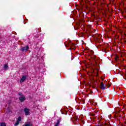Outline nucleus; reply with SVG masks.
I'll return each mask as SVG.
<instances>
[{
	"instance_id": "nucleus-9",
	"label": "nucleus",
	"mask_w": 126,
	"mask_h": 126,
	"mask_svg": "<svg viewBox=\"0 0 126 126\" xmlns=\"http://www.w3.org/2000/svg\"><path fill=\"white\" fill-rule=\"evenodd\" d=\"M7 67H8V65H7V64H5L4 65V69H7Z\"/></svg>"
},
{
	"instance_id": "nucleus-4",
	"label": "nucleus",
	"mask_w": 126,
	"mask_h": 126,
	"mask_svg": "<svg viewBox=\"0 0 126 126\" xmlns=\"http://www.w3.org/2000/svg\"><path fill=\"white\" fill-rule=\"evenodd\" d=\"M26 78H27L26 76H23L20 81V83H22L23 82H24V81L26 80Z\"/></svg>"
},
{
	"instance_id": "nucleus-13",
	"label": "nucleus",
	"mask_w": 126,
	"mask_h": 126,
	"mask_svg": "<svg viewBox=\"0 0 126 126\" xmlns=\"http://www.w3.org/2000/svg\"><path fill=\"white\" fill-rule=\"evenodd\" d=\"M118 59H119V57L117 56L116 58H115V60H118Z\"/></svg>"
},
{
	"instance_id": "nucleus-8",
	"label": "nucleus",
	"mask_w": 126,
	"mask_h": 126,
	"mask_svg": "<svg viewBox=\"0 0 126 126\" xmlns=\"http://www.w3.org/2000/svg\"><path fill=\"white\" fill-rule=\"evenodd\" d=\"M101 34H97L96 35V37L97 39H99L100 38H101Z\"/></svg>"
},
{
	"instance_id": "nucleus-10",
	"label": "nucleus",
	"mask_w": 126,
	"mask_h": 126,
	"mask_svg": "<svg viewBox=\"0 0 126 126\" xmlns=\"http://www.w3.org/2000/svg\"><path fill=\"white\" fill-rule=\"evenodd\" d=\"M59 125H60V121H58L55 126H59Z\"/></svg>"
},
{
	"instance_id": "nucleus-3",
	"label": "nucleus",
	"mask_w": 126,
	"mask_h": 126,
	"mask_svg": "<svg viewBox=\"0 0 126 126\" xmlns=\"http://www.w3.org/2000/svg\"><path fill=\"white\" fill-rule=\"evenodd\" d=\"M21 122V117H19L18 118V119L17 120V122L15 123L14 126H18L19 124H20V122Z\"/></svg>"
},
{
	"instance_id": "nucleus-5",
	"label": "nucleus",
	"mask_w": 126,
	"mask_h": 126,
	"mask_svg": "<svg viewBox=\"0 0 126 126\" xmlns=\"http://www.w3.org/2000/svg\"><path fill=\"white\" fill-rule=\"evenodd\" d=\"M24 111H25L26 116H29V115H30L29 109L27 108H25L24 110Z\"/></svg>"
},
{
	"instance_id": "nucleus-7",
	"label": "nucleus",
	"mask_w": 126,
	"mask_h": 126,
	"mask_svg": "<svg viewBox=\"0 0 126 126\" xmlns=\"http://www.w3.org/2000/svg\"><path fill=\"white\" fill-rule=\"evenodd\" d=\"M100 88L103 90H105V89L106 88L105 86H104V83H103V82H101L100 84Z\"/></svg>"
},
{
	"instance_id": "nucleus-11",
	"label": "nucleus",
	"mask_w": 126,
	"mask_h": 126,
	"mask_svg": "<svg viewBox=\"0 0 126 126\" xmlns=\"http://www.w3.org/2000/svg\"><path fill=\"white\" fill-rule=\"evenodd\" d=\"M1 126H6V125L5 124V123H1Z\"/></svg>"
},
{
	"instance_id": "nucleus-1",
	"label": "nucleus",
	"mask_w": 126,
	"mask_h": 126,
	"mask_svg": "<svg viewBox=\"0 0 126 126\" xmlns=\"http://www.w3.org/2000/svg\"><path fill=\"white\" fill-rule=\"evenodd\" d=\"M19 95L20 96H21L19 97V100H20V102H24V101H25V100H26V98L25 97V96L23 95V94H22L21 93H19Z\"/></svg>"
},
{
	"instance_id": "nucleus-6",
	"label": "nucleus",
	"mask_w": 126,
	"mask_h": 126,
	"mask_svg": "<svg viewBox=\"0 0 126 126\" xmlns=\"http://www.w3.org/2000/svg\"><path fill=\"white\" fill-rule=\"evenodd\" d=\"M72 121H73V122H78V117L76 116L73 117V118H72Z\"/></svg>"
},
{
	"instance_id": "nucleus-12",
	"label": "nucleus",
	"mask_w": 126,
	"mask_h": 126,
	"mask_svg": "<svg viewBox=\"0 0 126 126\" xmlns=\"http://www.w3.org/2000/svg\"><path fill=\"white\" fill-rule=\"evenodd\" d=\"M101 78L102 81H104L105 79L103 78V77H101Z\"/></svg>"
},
{
	"instance_id": "nucleus-2",
	"label": "nucleus",
	"mask_w": 126,
	"mask_h": 126,
	"mask_svg": "<svg viewBox=\"0 0 126 126\" xmlns=\"http://www.w3.org/2000/svg\"><path fill=\"white\" fill-rule=\"evenodd\" d=\"M29 50V46L27 45L26 47H23L21 48L22 52H27Z\"/></svg>"
},
{
	"instance_id": "nucleus-14",
	"label": "nucleus",
	"mask_w": 126,
	"mask_h": 126,
	"mask_svg": "<svg viewBox=\"0 0 126 126\" xmlns=\"http://www.w3.org/2000/svg\"><path fill=\"white\" fill-rule=\"evenodd\" d=\"M65 46H66V47L67 46L66 45H65Z\"/></svg>"
}]
</instances>
